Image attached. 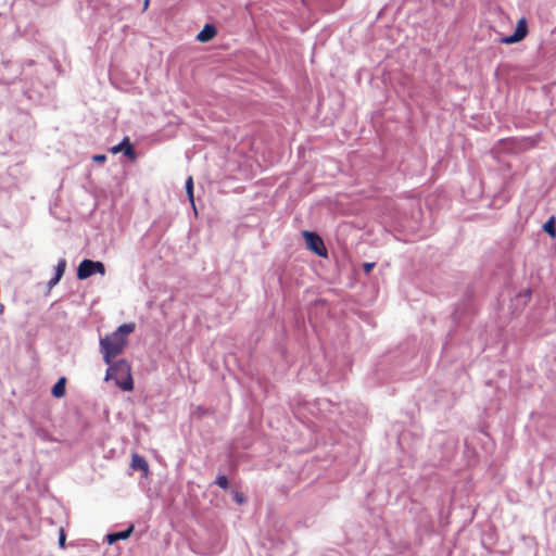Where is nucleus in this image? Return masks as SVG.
I'll use <instances>...</instances> for the list:
<instances>
[{"mask_svg": "<svg viewBox=\"0 0 556 556\" xmlns=\"http://www.w3.org/2000/svg\"><path fill=\"white\" fill-rule=\"evenodd\" d=\"M135 330V324H123L114 332L100 339V352L106 365L123 353L127 344V336Z\"/></svg>", "mask_w": 556, "mask_h": 556, "instance_id": "obj_1", "label": "nucleus"}, {"mask_svg": "<svg viewBox=\"0 0 556 556\" xmlns=\"http://www.w3.org/2000/svg\"><path fill=\"white\" fill-rule=\"evenodd\" d=\"M105 374V380H113L115 384L123 391H131L134 389V380L131 377L130 365L125 359L115 363L111 362Z\"/></svg>", "mask_w": 556, "mask_h": 556, "instance_id": "obj_2", "label": "nucleus"}, {"mask_svg": "<svg viewBox=\"0 0 556 556\" xmlns=\"http://www.w3.org/2000/svg\"><path fill=\"white\" fill-rule=\"evenodd\" d=\"M94 274L105 275V266L100 261L84 260L77 268V278L85 280Z\"/></svg>", "mask_w": 556, "mask_h": 556, "instance_id": "obj_3", "label": "nucleus"}, {"mask_svg": "<svg viewBox=\"0 0 556 556\" xmlns=\"http://www.w3.org/2000/svg\"><path fill=\"white\" fill-rule=\"evenodd\" d=\"M303 237L307 249L316 253L318 256H327V249L323 239L317 233L305 230L303 231Z\"/></svg>", "mask_w": 556, "mask_h": 556, "instance_id": "obj_4", "label": "nucleus"}, {"mask_svg": "<svg viewBox=\"0 0 556 556\" xmlns=\"http://www.w3.org/2000/svg\"><path fill=\"white\" fill-rule=\"evenodd\" d=\"M528 34V24L525 17L520 18L517 22L516 29L513 35L503 37L501 39L502 43L510 45L521 41Z\"/></svg>", "mask_w": 556, "mask_h": 556, "instance_id": "obj_5", "label": "nucleus"}, {"mask_svg": "<svg viewBox=\"0 0 556 556\" xmlns=\"http://www.w3.org/2000/svg\"><path fill=\"white\" fill-rule=\"evenodd\" d=\"M111 152L113 154H116V153H119V152H124V154L126 156H128L130 160H135L136 159V153L134 151V147L130 143L129 138H127V137H125L121 143H118L117 146H114L111 149Z\"/></svg>", "mask_w": 556, "mask_h": 556, "instance_id": "obj_6", "label": "nucleus"}, {"mask_svg": "<svg viewBox=\"0 0 556 556\" xmlns=\"http://www.w3.org/2000/svg\"><path fill=\"white\" fill-rule=\"evenodd\" d=\"M130 467L134 470H140L144 476L149 473V465L148 462L144 459V457L140 456L137 453H134L131 456V464Z\"/></svg>", "mask_w": 556, "mask_h": 556, "instance_id": "obj_7", "label": "nucleus"}, {"mask_svg": "<svg viewBox=\"0 0 556 556\" xmlns=\"http://www.w3.org/2000/svg\"><path fill=\"white\" fill-rule=\"evenodd\" d=\"M217 34L216 27L212 24H206L203 29L197 35V40L200 42H207L212 40Z\"/></svg>", "mask_w": 556, "mask_h": 556, "instance_id": "obj_8", "label": "nucleus"}, {"mask_svg": "<svg viewBox=\"0 0 556 556\" xmlns=\"http://www.w3.org/2000/svg\"><path fill=\"white\" fill-rule=\"evenodd\" d=\"M134 531V526H130L124 531L115 532L108 535L109 543H114L118 540H126L130 536Z\"/></svg>", "mask_w": 556, "mask_h": 556, "instance_id": "obj_9", "label": "nucleus"}, {"mask_svg": "<svg viewBox=\"0 0 556 556\" xmlns=\"http://www.w3.org/2000/svg\"><path fill=\"white\" fill-rule=\"evenodd\" d=\"M65 377H61L51 390L52 395L58 399L62 397L65 394Z\"/></svg>", "mask_w": 556, "mask_h": 556, "instance_id": "obj_10", "label": "nucleus"}, {"mask_svg": "<svg viewBox=\"0 0 556 556\" xmlns=\"http://www.w3.org/2000/svg\"><path fill=\"white\" fill-rule=\"evenodd\" d=\"M543 229L545 232H547L552 238L556 237V226L554 217H551L544 225Z\"/></svg>", "mask_w": 556, "mask_h": 556, "instance_id": "obj_11", "label": "nucleus"}, {"mask_svg": "<svg viewBox=\"0 0 556 556\" xmlns=\"http://www.w3.org/2000/svg\"><path fill=\"white\" fill-rule=\"evenodd\" d=\"M65 268H66V262L65 260H60L56 267H55V275L58 278H62V276L64 275V271H65Z\"/></svg>", "mask_w": 556, "mask_h": 556, "instance_id": "obj_12", "label": "nucleus"}, {"mask_svg": "<svg viewBox=\"0 0 556 556\" xmlns=\"http://www.w3.org/2000/svg\"><path fill=\"white\" fill-rule=\"evenodd\" d=\"M186 191L189 197V200L193 203V179L189 177L186 181Z\"/></svg>", "mask_w": 556, "mask_h": 556, "instance_id": "obj_13", "label": "nucleus"}, {"mask_svg": "<svg viewBox=\"0 0 556 556\" xmlns=\"http://www.w3.org/2000/svg\"><path fill=\"white\" fill-rule=\"evenodd\" d=\"M215 483L222 489H227L229 485L228 478L224 475L218 476L215 480Z\"/></svg>", "mask_w": 556, "mask_h": 556, "instance_id": "obj_14", "label": "nucleus"}, {"mask_svg": "<svg viewBox=\"0 0 556 556\" xmlns=\"http://www.w3.org/2000/svg\"><path fill=\"white\" fill-rule=\"evenodd\" d=\"M65 541H66V535H65L64 529L61 528L59 531V545L61 548H65Z\"/></svg>", "mask_w": 556, "mask_h": 556, "instance_id": "obj_15", "label": "nucleus"}, {"mask_svg": "<svg viewBox=\"0 0 556 556\" xmlns=\"http://www.w3.org/2000/svg\"><path fill=\"white\" fill-rule=\"evenodd\" d=\"M233 500L237 504L242 505L245 502V496L241 492H236L233 495Z\"/></svg>", "mask_w": 556, "mask_h": 556, "instance_id": "obj_16", "label": "nucleus"}, {"mask_svg": "<svg viewBox=\"0 0 556 556\" xmlns=\"http://www.w3.org/2000/svg\"><path fill=\"white\" fill-rule=\"evenodd\" d=\"M92 160L97 163H103L106 160V156L104 154H96L93 155Z\"/></svg>", "mask_w": 556, "mask_h": 556, "instance_id": "obj_17", "label": "nucleus"}, {"mask_svg": "<svg viewBox=\"0 0 556 556\" xmlns=\"http://www.w3.org/2000/svg\"><path fill=\"white\" fill-rule=\"evenodd\" d=\"M375 267V263H364L363 264V268L365 270V273H370L372 270V268Z\"/></svg>", "mask_w": 556, "mask_h": 556, "instance_id": "obj_18", "label": "nucleus"}, {"mask_svg": "<svg viewBox=\"0 0 556 556\" xmlns=\"http://www.w3.org/2000/svg\"><path fill=\"white\" fill-rule=\"evenodd\" d=\"M61 278H58L56 276H54L50 281H49V286L50 287H53L55 286L59 281H60Z\"/></svg>", "mask_w": 556, "mask_h": 556, "instance_id": "obj_19", "label": "nucleus"}, {"mask_svg": "<svg viewBox=\"0 0 556 556\" xmlns=\"http://www.w3.org/2000/svg\"><path fill=\"white\" fill-rule=\"evenodd\" d=\"M530 295H531V291H530L529 289H528V290H526V291H525V296H526L527 299H530Z\"/></svg>", "mask_w": 556, "mask_h": 556, "instance_id": "obj_20", "label": "nucleus"}, {"mask_svg": "<svg viewBox=\"0 0 556 556\" xmlns=\"http://www.w3.org/2000/svg\"><path fill=\"white\" fill-rule=\"evenodd\" d=\"M3 311H4V306L2 303H0V315L3 313Z\"/></svg>", "mask_w": 556, "mask_h": 556, "instance_id": "obj_21", "label": "nucleus"}, {"mask_svg": "<svg viewBox=\"0 0 556 556\" xmlns=\"http://www.w3.org/2000/svg\"><path fill=\"white\" fill-rule=\"evenodd\" d=\"M148 4H149V0H146L144 1V9H147Z\"/></svg>", "mask_w": 556, "mask_h": 556, "instance_id": "obj_22", "label": "nucleus"}]
</instances>
